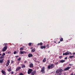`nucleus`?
Here are the masks:
<instances>
[{
	"label": "nucleus",
	"instance_id": "nucleus-1",
	"mask_svg": "<svg viewBox=\"0 0 75 75\" xmlns=\"http://www.w3.org/2000/svg\"><path fill=\"white\" fill-rule=\"evenodd\" d=\"M63 71V70L61 69H58L56 71V73L57 74V75H62V72Z\"/></svg>",
	"mask_w": 75,
	"mask_h": 75
},
{
	"label": "nucleus",
	"instance_id": "nucleus-2",
	"mask_svg": "<svg viewBox=\"0 0 75 75\" xmlns=\"http://www.w3.org/2000/svg\"><path fill=\"white\" fill-rule=\"evenodd\" d=\"M48 68L49 69H52L54 68L55 67V65L54 64H52L51 65H49L48 66Z\"/></svg>",
	"mask_w": 75,
	"mask_h": 75
},
{
	"label": "nucleus",
	"instance_id": "nucleus-3",
	"mask_svg": "<svg viewBox=\"0 0 75 75\" xmlns=\"http://www.w3.org/2000/svg\"><path fill=\"white\" fill-rule=\"evenodd\" d=\"M8 47L6 45H5V46L4 47V48L2 49V51L4 52V51H6V50H7V49Z\"/></svg>",
	"mask_w": 75,
	"mask_h": 75
},
{
	"label": "nucleus",
	"instance_id": "nucleus-4",
	"mask_svg": "<svg viewBox=\"0 0 75 75\" xmlns=\"http://www.w3.org/2000/svg\"><path fill=\"white\" fill-rule=\"evenodd\" d=\"M32 71L33 69H29L28 71V74H31V73L32 72Z\"/></svg>",
	"mask_w": 75,
	"mask_h": 75
},
{
	"label": "nucleus",
	"instance_id": "nucleus-5",
	"mask_svg": "<svg viewBox=\"0 0 75 75\" xmlns=\"http://www.w3.org/2000/svg\"><path fill=\"white\" fill-rule=\"evenodd\" d=\"M68 52H66L65 53V55H69V54H70V55H72V54L71 53V52H69L68 51H67Z\"/></svg>",
	"mask_w": 75,
	"mask_h": 75
},
{
	"label": "nucleus",
	"instance_id": "nucleus-6",
	"mask_svg": "<svg viewBox=\"0 0 75 75\" xmlns=\"http://www.w3.org/2000/svg\"><path fill=\"white\" fill-rule=\"evenodd\" d=\"M71 68V67H67L66 68L64 69V71H68V70H69L70 68Z\"/></svg>",
	"mask_w": 75,
	"mask_h": 75
},
{
	"label": "nucleus",
	"instance_id": "nucleus-7",
	"mask_svg": "<svg viewBox=\"0 0 75 75\" xmlns=\"http://www.w3.org/2000/svg\"><path fill=\"white\" fill-rule=\"evenodd\" d=\"M10 64V60L8 59V62H7V63L6 64V67H8V65Z\"/></svg>",
	"mask_w": 75,
	"mask_h": 75
},
{
	"label": "nucleus",
	"instance_id": "nucleus-8",
	"mask_svg": "<svg viewBox=\"0 0 75 75\" xmlns=\"http://www.w3.org/2000/svg\"><path fill=\"white\" fill-rule=\"evenodd\" d=\"M1 72L4 75H6V72L5 71H3V70L1 71Z\"/></svg>",
	"mask_w": 75,
	"mask_h": 75
},
{
	"label": "nucleus",
	"instance_id": "nucleus-9",
	"mask_svg": "<svg viewBox=\"0 0 75 75\" xmlns=\"http://www.w3.org/2000/svg\"><path fill=\"white\" fill-rule=\"evenodd\" d=\"M28 57H29V58H30L31 57H33V54H31V53H29L28 54Z\"/></svg>",
	"mask_w": 75,
	"mask_h": 75
},
{
	"label": "nucleus",
	"instance_id": "nucleus-10",
	"mask_svg": "<svg viewBox=\"0 0 75 75\" xmlns=\"http://www.w3.org/2000/svg\"><path fill=\"white\" fill-rule=\"evenodd\" d=\"M21 67H17L16 69V71H17L21 69Z\"/></svg>",
	"mask_w": 75,
	"mask_h": 75
},
{
	"label": "nucleus",
	"instance_id": "nucleus-11",
	"mask_svg": "<svg viewBox=\"0 0 75 75\" xmlns=\"http://www.w3.org/2000/svg\"><path fill=\"white\" fill-rule=\"evenodd\" d=\"M36 73V72L35 70L33 71L31 74V75H34L35 74V73Z\"/></svg>",
	"mask_w": 75,
	"mask_h": 75
},
{
	"label": "nucleus",
	"instance_id": "nucleus-12",
	"mask_svg": "<svg viewBox=\"0 0 75 75\" xmlns=\"http://www.w3.org/2000/svg\"><path fill=\"white\" fill-rule=\"evenodd\" d=\"M65 62V60H60V62H59V63H63L64 62Z\"/></svg>",
	"mask_w": 75,
	"mask_h": 75
},
{
	"label": "nucleus",
	"instance_id": "nucleus-13",
	"mask_svg": "<svg viewBox=\"0 0 75 75\" xmlns=\"http://www.w3.org/2000/svg\"><path fill=\"white\" fill-rule=\"evenodd\" d=\"M45 67H43L41 70V72H44V71H45Z\"/></svg>",
	"mask_w": 75,
	"mask_h": 75
},
{
	"label": "nucleus",
	"instance_id": "nucleus-14",
	"mask_svg": "<svg viewBox=\"0 0 75 75\" xmlns=\"http://www.w3.org/2000/svg\"><path fill=\"white\" fill-rule=\"evenodd\" d=\"M46 48V46H42L40 47V48H41V49H43V48Z\"/></svg>",
	"mask_w": 75,
	"mask_h": 75
},
{
	"label": "nucleus",
	"instance_id": "nucleus-15",
	"mask_svg": "<svg viewBox=\"0 0 75 75\" xmlns=\"http://www.w3.org/2000/svg\"><path fill=\"white\" fill-rule=\"evenodd\" d=\"M29 67H30V68H33V64L32 63H31L30 64Z\"/></svg>",
	"mask_w": 75,
	"mask_h": 75
},
{
	"label": "nucleus",
	"instance_id": "nucleus-16",
	"mask_svg": "<svg viewBox=\"0 0 75 75\" xmlns=\"http://www.w3.org/2000/svg\"><path fill=\"white\" fill-rule=\"evenodd\" d=\"M47 60H46V58L45 57L44 58V59L43 60V62H46V61Z\"/></svg>",
	"mask_w": 75,
	"mask_h": 75
},
{
	"label": "nucleus",
	"instance_id": "nucleus-17",
	"mask_svg": "<svg viewBox=\"0 0 75 75\" xmlns=\"http://www.w3.org/2000/svg\"><path fill=\"white\" fill-rule=\"evenodd\" d=\"M3 60H4V59H1L0 60V63H2L3 62Z\"/></svg>",
	"mask_w": 75,
	"mask_h": 75
},
{
	"label": "nucleus",
	"instance_id": "nucleus-18",
	"mask_svg": "<svg viewBox=\"0 0 75 75\" xmlns=\"http://www.w3.org/2000/svg\"><path fill=\"white\" fill-rule=\"evenodd\" d=\"M7 70L8 72H10L11 71V68L10 67L9 69H8Z\"/></svg>",
	"mask_w": 75,
	"mask_h": 75
},
{
	"label": "nucleus",
	"instance_id": "nucleus-19",
	"mask_svg": "<svg viewBox=\"0 0 75 75\" xmlns=\"http://www.w3.org/2000/svg\"><path fill=\"white\" fill-rule=\"evenodd\" d=\"M21 65V68H25V65L22 64Z\"/></svg>",
	"mask_w": 75,
	"mask_h": 75
},
{
	"label": "nucleus",
	"instance_id": "nucleus-20",
	"mask_svg": "<svg viewBox=\"0 0 75 75\" xmlns=\"http://www.w3.org/2000/svg\"><path fill=\"white\" fill-rule=\"evenodd\" d=\"M43 44V43H42V42H40V43H38V45H42Z\"/></svg>",
	"mask_w": 75,
	"mask_h": 75
},
{
	"label": "nucleus",
	"instance_id": "nucleus-21",
	"mask_svg": "<svg viewBox=\"0 0 75 75\" xmlns=\"http://www.w3.org/2000/svg\"><path fill=\"white\" fill-rule=\"evenodd\" d=\"M74 56H69V58H74Z\"/></svg>",
	"mask_w": 75,
	"mask_h": 75
},
{
	"label": "nucleus",
	"instance_id": "nucleus-22",
	"mask_svg": "<svg viewBox=\"0 0 75 75\" xmlns=\"http://www.w3.org/2000/svg\"><path fill=\"white\" fill-rule=\"evenodd\" d=\"M20 54H24V51L23 52H22L21 51H20Z\"/></svg>",
	"mask_w": 75,
	"mask_h": 75
},
{
	"label": "nucleus",
	"instance_id": "nucleus-23",
	"mask_svg": "<svg viewBox=\"0 0 75 75\" xmlns=\"http://www.w3.org/2000/svg\"><path fill=\"white\" fill-rule=\"evenodd\" d=\"M63 41V38H60V41L62 42Z\"/></svg>",
	"mask_w": 75,
	"mask_h": 75
},
{
	"label": "nucleus",
	"instance_id": "nucleus-24",
	"mask_svg": "<svg viewBox=\"0 0 75 75\" xmlns=\"http://www.w3.org/2000/svg\"><path fill=\"white\" fill-rule=\"evenodd\" d=\"M49 44L47 45L46 46V47L47 48H49Z\"/></svg>",
	"mask_w": 75,
	"mask_h": 75
},
{
	"label": "nucleus",
	"instance_id": "nucleus-25",
	"mask_svg": "<svg viewBox=\"0 0 75 75\" xmlns=\"http://www.w3.org/2000/svg\"><path fill=\"white\" fill-rule=\"evenodd\" d=\"M35 48H34L32 50V52H35Z\"/></svg>",
	"mask_w": 75,
	"mask_h": 75
},
{
	"label": "nucleus",
	"instance_id": "nucleus-26",
	"mask_svg": "<svg viewBox=\"0 0 75 75\" xmlns=\"http://www.w3.org/2000/svg\"><path fill=\"white\" fill-rule=\"evenodd\" d=\"M24 50V48L23 47H21L20 49V51H21V50Z\"/></svg>",
	"mask_w": 75,
	"mask_h": 75
},
{
	"label": "nucleus",
	"instance_id": "nucleus-27",
	"mask_svg": "<svg viewBox=\"0 0 75 75\" xmlns=\"http://www.w3.org/2000/svg\"><path fill=\"white\" fill-rule=\"evenodd\" d=\"M4 56H1V57H0V59H2V58H4Z\"/></svg>",
	"mask_w": 75,
	"mask_h": 75
},
{
	"label": "nucleus",
	"instance_id": "nucleus-28",
	"mask_svg": "<svg viewBox=\"0 0 75 75\" xmlns=\"http://www.w3.org/2000/svg\"><path fill=\"white\" fill-rule=\"evenodd\" d=\"M62 56H60L59 57V59H62Z\"/></svg>",
	"mask_w": 75,
	"mask_h": 75
},
{
	"label": "nucleus",
	"instance_id": "nucleus-29",
	"mask_svg": "<svg viewBox=\"0 0 75 75\" xmlns=\"http://www.w3.org/2000/svg\"><path fill=\"white\" fill-rule=\"evenodd\" d=\"M3 54L2 55V56H4V55H6V53H3Z\"/></svg>",
	"mask_w": 75,
	"mask_h": 75
},
{
	"label": "nucleus",
	"instance_id": "nucleus-30",
	"mask_svg": "<svg viewBox=\"0 0 75 75\" xmlns=\"http://www.w3.org/2000/svg\"><path fill=\"white\" fill-rule=\"evenodd\" d=\"M21 60V57H19L18 59V61H20Z\"/></svg>",
	"mask_w": 75,
	"mask_h": 75
},
{
	"label": "nucleus",
	"instance_id": "nucleus-31",
	"mask_svg": "<svg viewBox=\"0 0 75 75\" xmlns=\"http://www.w3.org/2000/svg\"><path fill=\"white\" fill-rule=\"evenodd\" d=\"M28 45L29 46H31V43H28Z\"/></svg>",
	"mask_w": 75,
	"mask_h": 75
},
{
	"label": "nucleus",
	"instance_id": "nucleus-32",
	"mask_svg": "<svg viewBox=\"0 0 75 75\" xmlns=\"http://www.w3.org/2000/svg\"><path fill=\"white\" fill-rule=\"evenodd\" d=\"M16 53H17V52H16V51H14L13 52L14 54H16Z\"/></svg>",
	"mask_w": 75,
	"mask_h": 75
},
{
	"label": "nucleus",
	"instance_id": "nucleus-33",
	"mask_svg": "<svg viewBox=\"0 0 75 75\" xmlns=\"http://www.w3.org/2000/svg\"><path fill=\"white\" fill-rule=\"evenodd\" d=\"M11 74H14V71H12L11 73Z\"/></svg>",
	"mask_w": 75,
	"mask_h": 75
},
{
	"label": "nucleus",
	"instance_id": "nucleus-34",
	"mask_svg": "<svg viewBox=\"0 0 75 75\" xmlns=\"http://www.w3.org/2000/svg\"><path fill=\"white\" fill-rule=\"evenodd\" d=\"M14 62V61L12 60L11 61V64H13Z\"/></svg>",
	"mask_w": 75,
	"mask_h": 75
},
{
	"label": "nucleus",
	"instance_id": "nucleus-35",
	"mask_svg": "<svg viewBox=\"0 0 75 75\" xmlns=\"http://www.w3.org/2000/svg\"><path fill=\"white\" fill-rule=\"evenodd\" d=\"M19 75H23V74L22 73H20Z\"/></svg>",
	"mask_w": 75,
	"mask_h": 75
},
{
	"label": "nucleus",
	"instance_id": "nucleus-36",
	"mask_svg": "<svg viewBox=\"0 0 75 75\" xmlns=\"http://www.w3.org/2000/svg\"><path fill=\"white\" fill-rule=\"evenodd\" d=\"M55 65H58V62H57L55 64Z\"/></svg>",
	"mask_w": 75,
	"mask_h": 75
},
{
	"label": "nucleus",
	"instance_id": "nucleus-37",
	"mask_svg": "<svg viewBox=\"0 0 75 75\" xmlns=\"http://www.w3.org/2000/svg\"><path fill=\"white\" fill-rule=\"evenodd\" d=\"M65 59H68V57H66L65 58Z\"/></svg>",
	"mask_w": 75,
	"mask_h": 75
},
{
	"label": "nucleus",
	"instance_id": "nucleus-38",
	"mask_svg": "<svg viewBox=\"0 0 75 75\" xmlns=\"http://www.w3.org/2000/svg\"><path fill=\"white\" fill-rule=\"evenodd\" d=\"M27 62L26 61H25L24 62V64H25V63H27Z\"/></svg>",
	"mask_w": 75,
	"mask_h": 75
},
{
	"label": "nucleus",
	"instance_id": "nucleus-39",
	"mask_svg": "<svg viewBox=\"0 0 75 75\" xmlns=\"http://www.w3.org/2000/svg\"><path fill=\"white\" fill-rule=\"evenodd\" d=\"M74 75V73H73V72L72 73V74H70V75Z\"/></svg>",
	"mask_w": 75,
	"mask_h": 75
},
{
	"label": "nucleus",
	"instance_id": "nucleus-40",
	"mask_svg": "<svg viewBox=\"0 0 75 75\" xmlns=\"http://www.w3.org/2000/svg\"><path fill=\"white\" fill-rule=\"evenodd\" d=\"M11 52L10 51L8 52V54H11Z\"/></svg>",
	"mask_w": 75,
	"mask_h": 75
},
{
	"label": "nucleus",
	"instance_id": "nucleus-41",
	"mask_svg": "<svg viewBox=\"0 0 75 75\" xmlns=\"http://www.w3.org/2000/svg\"><path fill=\"white\" fill-rule=\"evenodd\" d=\"M69 65L70 66H72V64H69Z\"/></svg>",
	"mask_w": 75,
	"mask_h": 75
},
{
	"label": "nucleus",
	"instance_id": "nucleus-42",
	"mask_svg": "<svg viewBox=\"0 0 75 75\" xmlns=\"http://www.w3.org/2000/svg\"><path fill=\"white\" fill-rule=\"evenodd\" d=\"M65 55V53H63V55Z\"/></svg>",
	"mask_w": 75,
	"mask_h": 75
},
{
	"label": "nucleus",
	"instance_id": "nucleus-43",
	"mask_svg": "<svg viewBox=\"0 0 75 75\" xmlns=\"http://www.w3.org/2000/svg\"><path fill=\"white\" fill-rule=\"evenodd\" d=\"M18 57V56H15V57H16V58H17V57Z\"/></svg>",
	"mask_w": 75,
	"mask_h": 75
},
{
	"label": "nucleus",
	"instance_id": "nucleus-44",
	"mask_svg": "<svg viewBox=\"0 0 75 75\" xmlns=\"http://www.w3.org/2000/svg\"><path fill=\"white\" fill-rule=\"evenodd\" d=\"M61 42L60 41H59L58 42V44H59V43H60Z\"/></svg>",
	"mask_w": 75,
	"mask_h": 75
},
{
	"label": "nucleus",
	"instance_id": "nucleus-45",
	"mask_svg": "<svg viewBox=\"0 0 75 75\" xmlns=\"http://www.w3.org/2000/svg\"><path fill=\"white\" fill-rule=\"evenodd\" d=\"M73 55H75V52L73 53Z\"/></svg>",
	"mask_w": 75,
	"mask_h": 75
},
{
	"label": "nucleus",
	"instance_id": "nucleus-46",
	"mask_svg": "<svg viewBox=\"0 0 75 75\" xmlns=\"http://www.w3.org/2000/svg\"><path fill=\"white\" fill-rule=\"evenodd\" d=\"M54 43H56L57 42H56V41H54Z\"/></svg>",
	"mask_w": 75,
	"mask_h": 75
},
{
	"label": "nucleus",
	"instance_id": "nucleus-47",
	"mask_svg": "<svg viewBox=\"0 0 75 75\" xmlns=\"http://www.w3.org/2000/svg\"><path fill=\"white\" fill-rule=\"evenodd\" d=\"M0 55H1V54H0Z\"/></svg>",
	"mask_w": 75,
	"mask_h": 75
},
{
	"label": "nucleus",
	"instance_id": "nucleus-48",
	"mask_svg": "<svg viewBox=\"0 0 75 75\" xmlns=\"http://www.w3.org/2000/svg\"><path fill=\"white\" fill-rule=\"evenodd\" d=\"M49 53H50V51H49Z\"/></svg>",
	"mask_w": 75,
	"mask_h": 75
},
{
	"label": "nucleus",
	"instance_id": "nucleus-49",
	"mask_svg": "<svg viewBox=\"0 0 75 75\" xmlns=\"http://www.w3.org/2000/svg\"><path fill=\"white\" fill-rule=\"evenodd\" d=\"M45 73V72H44V73Z\"/></svg>",
	"mask_w": 75,
	"mask_h": 75
}]
</instances>
